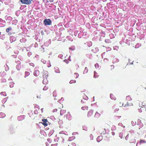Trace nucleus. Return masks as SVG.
<instances>
[{"label": "nucleus", "instance_id": "27", "mask_svg": "<svg viewBox=\"0 0 146 146\" xmlns=\"http://www.w3.org/2000/svg\"><path fill=\"white\" fill-rule=\"evenodd\" d=\"M75 66L76 67V68H78L79 67V66L77 64H76L75 65Z\"/></svg>", "mask_w": 146, "mask_h": 146}, {"label": "nucleus", "instance_id": "33", "mask_svg": "<svg viewBox=\"0 0 146 146\" xmlns=\"http://www.w3.org/2000/svg\"><path fill=\"white\" fill-rule=\"evenodd\" d=\"M10 87H11H11H11V86H11V85H10Z\"/></svg>", "mask_w": 146, "mask_h": 146}, {"label": "nucleus", "instance_id": "21", "mask_svg": "<svg viewBox=\"0 0 146 146\" xmlns=\"http://www.w3.org/2000/svg\"><path fill=\"white\" fill-rule=\"evenodd\" d=\"M70 146H76V145L74 143H71V145Z\"/></svg>", "mask_w": 146, "mask_h": 146}, {"label": "nucleus", "instance_id": "3", "mask_svg": "<svg viewBox=\"0 0 146 146\" xmlns=\"http://www.w3.org/2000/svg\"><path fill=\"white\" fill-rule=\"evenodd\" d=\"M44 22L45 26L50 25L52 24L51 21L50 19H44Z\"/></svg>", "mask_w": 146, "mask_h": 146}, {"label": "nucleus", "instance_id": "24", "mask_svg": "<svg viewBox=\"0 0 146 146\" xmlns=\"http://www.w3.org/2000/svg\"><path fill=\"white\" fill-rule=\"evenodd\" d=\"M1 94H3L4 95V96L5 95V93L4 92H1Z\"/></svg>", "mask_w": 146, "mask_h": 146}, {"label": "nucleus", "instance_id": "30", "mask_svg": "<svg viewBox=\"0 0 146 146\" xmlns=\"http://www.w3.org/2000/svg\"><path fill=\"white\" fill-rule=\"evenodd\" d=\"M55 144H52L51 145V146H55Z\"/></svg>", "mask_w": 146, "mask_h": 146}, {"label": "nucleus", "instance_id": "15", "mask_svg": "<svg viewBox=\"0 0 146 146\" xmlns=\"http://www.w3.org/2000/svg\"><path fill=\"white\" fill-rule=\"evenodd\" d=\"M5 116V114L3 113H0V117L1 118H3Z\"/></svg>", "mask_w": 146, "mask_h": 146}, {"label": "nucleus", "instance_id": "35", "mask_svg": "<svg viewBox=\"0 0 146 146\" xmlns=\"http://www.w3.org/2000/svg\"><path fill=\"white\" fill-rule=\"evenodd\" d=\"M112 108H114V106H113V107H112Z\"/></svg>", "mask_w": 146, "mask_h": 146}, {"label": "nucleus", "instance_id": "14", "mask_svg": "<svg viewBox=\"0 0 146 146\" xmlns=\"http://www.w3.org/2000/svg\"><path fill=\"white\" fill-rule=\"evenodd\" d=\"M100 116V114L98 112H96L95 113L94 116L96 118L99 117Z\"/></svg>", "mask_w": 146, "mask_h": 146}, {"label": "nucleus", "instance_id": "7", "mask_svg": "<svg viewBox=\"0 0 146 146\" xmlns=\"http://www.w3.org/2000/svg\"><path fill=\"white\" fill-rule=\"evenodd\" d=\"M43 122L42 123L45 127H46L48 125V121L47 119H44L42 120Z\"/></svg>", "mask_w": 146, "mask_h": 146}, {"label": "nucleus", "instance_id": "25", "mask_svg": "<svg viewBox=\"0 0 146 146\" xmlns=\"http://www.w3.org/2000/svg\"><path fill=\"white\" fill-rule=\"evenodd\" d=\"M111 134L113 135H114L115 134V132L113 131H112L111 132Z\"/></svg>", "mask_w": 146, "mask_h": 146}, {"label": "nucleus", "instance_id": "36", "mask_svg": "<svg viewBox=\"0 0 146 146\" xmlns=\"http://www.w3.org/2000/svg\"><path fill=\"white\" fill-rule=\"evenodd\" d=\"M68 146H69V145H68Z\"/></svg>", "mask_w": 146, "mask_h": 146}, {"label": "nucleus", "instance_id": "17", "mask_svg": "<svg viewBox=\"0 0 146 146\" xmlns=\"http://www.w3.org/2000/svg\"><path fill=\"white\" fill-rule=\"evenodd\" d=\"M57 92L56 90H54L53 92V96L56 97L57 96Z\"/></svg>", "mask_w": 146, "mask_h": 146}, {"label": "nucleus", "instance_id": "20", "mask_svg": "<svg viewBox=\"0 0 146 146\" xmlns=\"http://www.w3.org/2000/svg\"><path fill=\"white\" fill-rule=\"evenodd\" d=\"M129 134H128L125 137V139L126 140H127L129 138Z\"/></svg>", "mask_w": 146, "mask_h": 146}, {"label": "nucleus", "instance_id": "11", "mask_svg": "<svg viewBox=\"0 0 146 146\" xmlns=\"http://www.w3.org/2000/svg\"><path fill=\"white\" fill-rule=\"evenodd\" d=\"M88 106H83L81 108L82 109L84 110H88Z\"/></svg>", "mask_w": 146, "mask_h": 146}, {"label": "nucleus", "instance_id": "22", "mask_svg": "<svg viewBox=\"0 0 146 146\" xmlns=\"http://www.w3.org/2000/svg\"><path fill=\"white\" fill-rule=\"evenodd\" d=\"M141 143H145V141L143 140H141L140 141Z\"/></svg>", "mask_w": 146, "mask_h": 146}, {"label": "nucleus", "instance_id": "23", "mask_svg": "<svg viewBox=\"0 0 146 146\" xmlns=\"http://www.w3.org/2000/svg\"><path fill=\"white\" fill-rule=\"evenodd\" d=\"M101 137L99 136L97 138V140L98 142H99L100 141H98L99 139H100V138Z\"/></svg>", "mask_w": 146, "mask_h": 146}, {"label": "nucleus", "instance_id": "10", "mask_svg": "<svg viewBox=\"0 0 146 146\" xmlns=\"http://www.w3.org/2000/svg\"><path fill=\"white\" fill-rule=\"evenodd\" d=\"M110 97L112 100H115L116 99V98L115 96L112 94H110Z\"/></svg>", "mask_w": 146, "mask_h": 146}, {"label": "nucleus", "instance_id": "6", "mask_svg": "<svg viewBox=\"0 0 146 146\" xmlns=\"http://www.w3.org/2000/svg\"><path fill=\"white\" fill-rule=\"evenodd\" d=\"M119 109L118 108L115 109L114 110V112L117 113L116 116L119 117H121V114L119 115L118 113L120 112V111H119Z\"/></svg>", "mask_w": 146, "mask_h": 146}, {"label": "nucleus", "instance_id": "34", "mask_svg": "<svg viewBox=\"0 0 146 146\" xmlns=\"http://www.w3.org/2000/svg\"><path fill=\"white\" fill-rule=\"evenodd\" d=\"M10 87H11H11H11V86H11V85H10Z\"/></svg>", "mask_w": 146, "mask_h": 146}, {"label": "nucleus", "instance_id": "29", "mask_svg": "<svg viewBox=\"0 0 146 146\" xmlns=\"http://www.w3.org/2000/svg\"><path fill=\"white\" fill-rule=\"evenodd\" d=\"M20 66L19 65H17L16 66L17 68L18 67H19Z\"/></svg>", "mask_w": 146, "mask_h": 146}, {"label": "nucleus", "instance_id": "4", "mask_svg": "<svg viewBox=\"0 0 146 146\" xmlns=\"http://www.w3.org/2000/svg\"><path fill=\"white\" fill-rule=\"evenodd\" d=\"M94 114L93 110H90L88 112V117L91 118L93 117Z\"/></svg>", "mask_w": 146, "mask_h": 146}, {"label": "nucleus", "instance_id": "32", "mask_svg": "<svg viewBox=\"0 0 146 146\" xmlns=\"http://www.w3.org/2000/svg\"><path fill=\"white\" fill-rule=\"evenodd\" d=\"M46 86H45V87H44V88H43V90H44V89H45V88H46Z\"/></svg>", "mask_w": 146, "mask_h": 146}, {"label": "nucleus", "instance_id": "13", "mask_svg": "<svg viewBox=\"0 0 146 146\" xmlns=\"http://www.w3.org/2000/svg\"><path fill=\"white\" fill-rule=\"evenodd\" d=\"M79 76V74L77 73H74L73 75L74 78H77Z\"/></svg>", "mask_w": 146, "mask_h": 146}, {"label": "nucleus", "instance_id": "12", "mask_svg": "<svg viewBox=\"0 0 146 146\" xmlns=\"http://www.w3.org/2000/svg\"><path fill=\"white\" fill-rule=\"evenodd\" d=\"M0 74L2 77H3L5 76L6 74V72H0Z\"/></svg>", "mask_w": 146, "mask_h": 146}, {"label": "nucleus", "instance_id": "28", "mask_svg": "<svg viewBox=\"0 0 146 146\" xmlns=\"http://www.w3.org/2000/svg\"><path fill=\"white\" fill-rule=\"evenodd\" d=\"M62 110H61L60 111V114L61 115H62Z\"/></svg>", "mask_w": 146, "mask_h": 146}, {"label": "nucleus", "instance_id": "9", "mask_svg": "<svg viewBox=\"0 0 146 146\" xmlns=\"http://www.w3.org/2000/svg\"><path fill=\"white\" fill-rule=\"evenodd\" d=\"M39 71L38 70L35 71L34 73V75L36 76H39Z\"/></svg>", "mask_w": 146, "mask_h": 146}, {"label": "nucleus", "instance_id": "1", "mask_svg": "<svg viewBox=\"0 0 146 146\" xmlns=\"http://www.w3.org/2000/svg\"><path fill=\"white\" fill-rule=\"evenodd\" d=\"M126 99L128 101L127 103L128 106H132L133 105V103L134 102L132 101V99L129 96L126 97Z\"/></svg>", "mask_w": 146, "mask_h": 146}, {"label": "nucleus", "instance_id": "2", "mask_svg": "<svg viewBox=\"0 0 146 146\" xmlns=\"http://www.w3.org/2000/svg\"><path fill=\"white\" fill-rule=\"evenodd\" d=\"M33 0H21L20 1L23 4L26 5L30 4Z\"/></svg>", "mask_w": 146, "mask_h": 146}, {"label": "nucleus", "instance_id": "18", "mask_svg": "<svg viewBox=\"0 0 146 146\" xmlns=\"http://www.w3.org/2000/svg\"><path fill=\"white\" fill-rule=\"evenodd\" d=\"M25 77L27 76H28L30 74V73L28 72H25Z\"/></svg>", "mask_w": 146, "mask_h": 146}, {"label": "nucleus", "instance_id": "26", "mask_svg": "<svg viewBox=\"0 0 146 146\" xmlns=\"http://www.w3.org/2000/svg\"><path fill=\"white\" fill-rule=\"evenodd\" d=\"M57 110V109H54L53 110V112H56V111Z\"/></svg>", "mask_w": 146, "mask_h": 146}, {"label": "nucleus", "instance_id": "31", "mask_svg": "<svg viewBox=\"0 0 146 146\" xmlns=\"http://www.w3.org/2000/svg\"><path fill=\"white\" fill-rule=\"evenodd\" d=\"M87 69H88V68L87 67H85V70H86V69L87 70Z\"/></svg>", "mask_w": 146, "mask_h": 146}, {"label": "nucleus", "instance_id": "16", "mask_svg": "<svg viewBox=\"0 0 146 146\" xmlns=\"http://www.w3.org/2000/svg\"><path fill=\"white\" fill-rule=\"evenodd\" d=\"M12 28L11 27H9L8 28L6 29V31L7 33H8L10 30H11Z\"/></svg>", "mask_w": 146, "mask_h": 146}, {"label": "nucleus", "instance_id": "8", "mask_svg": "<svg viewBox=\"0 0 146 146\" xmlns=\"http://www.w3.org/2000/svg\"><path fill=\"white\" fill-rule=\"evenodd\" d=\"M66 118L67 119L69 120H70L72 119V116L69 112H68L67 113L66 115Z\"/></svg>", "mask_w": 146, "mask_h": 146}, {"label": "nucleus", "instance_id": "5", "mask_svg": "<svg viewBox=\"0 0 146 146\" xmlns=\"http://www.w3.org/2000/svg\"><path fill=\"white\" fill-rule=\"evenodd\" d=\"M43 78H44L43 82H44V81L46 83L47 82V78L48 77V75L47 73H45L43 76Z\"/></svg>", "mask_w": 146, "mask_h": 146}, {"label": "nucleus", "instance_id": "19", "mask_svg": "<svg viewBox=\"0 0 146 146\" xmlns=\"http://www.w3.org/2000/svg\"><path fill=\"white\" fill-rule=\"evenodd\" d=\"M76 82V80H71L70 82V83L72 84Z\"/></svg>", "mask_w": 146, "mask_h": 146}]
</instances>
